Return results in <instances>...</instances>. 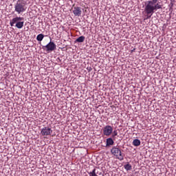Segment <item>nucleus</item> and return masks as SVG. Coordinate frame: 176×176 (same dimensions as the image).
<instances>
[{
    "mask_svg": "<svg viewBox=\"0 0 176 176\" xmlns=\"http://www.w3.org/2000/svg\"><path fill=\"white\" fill-rule=\"evenodd\" d=\"M162 8L163 6L160 4L159 0H148L144 4V13L147 19H151L156 10L162 9Z\"/></svg>",
    "mask_w": 176,
    "mask_h": 176,
    "instance_id": "nucleus-1",
    "label": "nucleus"
},
{
    "mask_svg": "<svg viewBox=\"0 0 176 176\" xmlns=\"http://www.w3.org/2000/svg\"><path fill=\"white\" fill-rule=\"evenodd\" d=\"M24 17H21V16H16L15 18H13L12 21H10V24L11 27H13V25H15V27L19 29L23 28L24 27Z\"/></svg>",
    "mask_w": 176,
    "mask_h": 176,
    "instance_id": "nucleus-2",
    "label": "nucleus"
},
{
    "mask_svg": "<svg viewBox=\"0 0 176 176\" xmlns=\"http://www.w3.org/2000/svg\"><path fill=\"white\" fill-rule=\"evenodd\" d=\"M14 8L15 12H18V14L24 12L25 10V3L24 0H18Z\"/></svg>",
    "mask_w": 176,
    "mask_h": 176,
    "instance_id": "nucleus-3",
    "label": "nucleus"
},
{
    "mask_svg": "<svg viewBox=\"0 0 176 176\" xmlns=\"http://www.w3.org/2000/svg\"><path fill=\"white\" fill-rule=\"evenodd\" d=\"M111 153L112 155H114L117 159H119V160H123L124 159V155L122 154V151L120 149L114 147L111 150Z\"/></svg>",
    "mask_w": 176,
    "mask_h": 176,
    "instance_id": "nucleus-4",
    "label": "nucleus"
},
{
    "mask_svg": "<svg viewBox=\"0 0 176 176\" xmlns=\"http://www.w3.org/2000/svg\"><path fill=\"white\" fill-rule=\"evenodd\" d=\"M56 45L54 42L50 41L46 45L43 47V49H46L47 52H53L56 50Z\"/></svg>",
    "mask_w": 176,
    "mask_h": 176,
    "instance_id": "nucleus-5",
    "label": "nucleus"
},
{
    "mask_svg": "<svg viewBox=\"0 0 176 176\" xmlns=\"http://www.w3.org/2000/svg\"><path fill=\"white\" fill-rule=\"evenodd\" d=\"M53 133L52 129L49 126H45L41 129V135H50Z\"/></svg>",
    "mask_w": 176,
    "mask_h": 176,
    "instance_id": "nucleus-6",
    "label": "nucleus"
},
{
    "mask_svg": "<svg viewBox=\"0 0 176 176\" xmlns=\"http://www.w3.org/2000/svg\"><path fill=\"white\" fill-rule=\"evenodd\" d=\"M73 14L76 17H79L82 15V8L80 7H74Z\"/></svg>",
    "mask_w": 176,
    "mask_h": 176,
    "instance_id": "nucleus-7",
    "label": "nucleus"
},
{
    "mask_svg": "<svg viewBox=\"0 0 176 176\" xmlns=\"http://www.w3.org/2000/svg\"><path fill=\"white\" fill-rule=\"evenodd\" d=\"M104 135H111V126H106L103 129Z\"/></svg>",
    "mask_w": 176,
    "mask_h": 176,
    "instance_id": "nucleus-8",
    "label": "nucleus"
},
{
    "mask_svg": "<svg viewBox=\"0 0 176 176\" xmlns=\"http://www.w3.org/2000/svg\"><path fill=\"white\" fill-rule=\"evenodd\" d=\"M141 145V141L138 139H135L133 141V146H140Z\"/></svg>",
    "mask_w": 176,
    "mask_h": 176,
    "instance_id": "nucleus-9",
    "label": "nucleus"
},
{
    "mask_svg": "<svg viewBox=\"0 0 176 176\" xmlns=\"http://www.w3.org/2000/svg\"><path fill=\"white\" fill-rule=\"evenodd\" d=\"M43 38H45V35H43V34H39L38 35H37L36 36V40L38 42H42V41H43Z\"/></svg>",
    "mask_w": 176,
    "mask_h": 176,
    "instance_id": "nucleus-10",
    "label": "nucleus"
},
{
    "mask_svg": "<svg viewBox=\"0 0 176 176\" xmlns=\"http://www.w3.org/2000/svg\"><path fill=\"white\" fill-rule=\"evenodd\" d=\"M85 36H81L78 37V38H76V42H78V43H82L85 42Z\"/></svg>",
    "mask_w": 176,
    "mask_h": 176,
    "instance_id": "nucleus-11",
    "label": "nucleus"
},
{
    "mask_svg": "<svg viewBox=\"0 0 176 176\" xmlns=\"http://www.w3.org/2000/svg\"><path fill=\"white\" fill-rule=\"evenodd\" d=\"M124 168H125V170H126V171H130V170H131V168H133V166H131V164L127 163L126 164H125L124 166Z\"/></svg>",
    "mask_w": 176,
    "mask_h": 176,
    "instance_id": "nucleus-12",
    "label": "nucleus"
},
{
    "mask_svg": "<svg viewBox=\"0 0 176 176\" xmlns=\"http://www.w3.org/2000/svg\"><path fill=\"white\" fill-rule=\"evenodd\" d=\"M106 146H111V138H109L108 139H107Z\"/></svg>",
    "mask_w": 176,
    "mask_h": 176,
    "instance_id": "nucleus-13",
    "label": "nucleus"
},
{
    "mask_svg": "<svg viewBox=\"0 0 176 176\" xmlns=\"http://www.w3.org/2000/svg\"><path fill=\"white\" fill-rule=\"evenodd\" d=\"M94 170H95V173H96V175L98 176V175H102V173L101 172H99V171L96 172V168H94Z\"/></svg>",
    "mask_w": 176,
    "mask_h": 176,
    "instance_id": "nucleus-14",
    "label": "nucleus"
},
{
    "mask_svg": "<svg viewBox=\"0 0 176 176\" xmlns=\"http://www.w3.org/2000/svg\"><path fill=\"white\" fill-rule=\"evenodd\" d=\"M118 135V131H114L113 133H112V137H116Z\"/></svg>",
    "mask_w": 176,
    "mask_h": 176,
    "instance_id": "nucleus-15",
    "label": "nucleus"
},
{
    "mask_svg": "<svg viewBox=\"0 0 176 176\" xmlns=\"http://www.w3.org/2000/svg\"><path fill=\"white\" fill-rule=\"evenodd\" d=\"M111 109H113V111H115V109H116V107L114 106H111Z\"/></svg>",
    "mask_w": 176,
    "mask_h": 176,
    "instance_id": "nucleus-16",
    "label": "nucleus"
},
{
    "mask_svg": "<svg viewBox=\"0 0 176 176\" xmlns=\"http://www.w3.org/2000/svg\"><path fill=\"white\" fill-rule=\"evenodd\" d=\"M111 145H113V140L111 139Z\"/></svg>",
    "mask_w": 176,
    "mask_h": 176,
    "instance_id": "nucleus-17",
    "label": "nucleus"
},
{
    "mask_svg": "<svg viewBox=\"0 0 176 176\" xmlns=\"http://www.w3.org/2000/svg\"><path fill=\"white\" fill-rule=\"evenodd\" d=\"M111 131H112V129H111Z\"/></svg>",
    "mask_w": 176,
    "mask_h": 176,
    "instance_id": "nucleus-18",
    "label": "nucleus"
}]
</instances>
